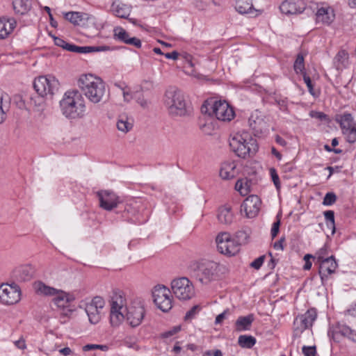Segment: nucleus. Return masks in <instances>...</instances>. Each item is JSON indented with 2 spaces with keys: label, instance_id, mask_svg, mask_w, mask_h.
<instances>
[{
  "label": "nucleus",
  "instance_id": "53",
  "mask_svg": "<svg viewBox=\"0 0 356 356\" xmlns=\"http://www.w3.org/2000/svg\"><path fill=\"white\" fill-rule=\"evenodd\" d=\"M309 115L312 118H316V119H317V120H318L320 121H326V120H328V118H327V115H325L323 112L312 111L309 113Z\"/></svg>",
  "mask_w": 356,
  "mask_h": 356
},
{
  "label": "nucleus",
  "instance_id": "10",
  "mask_svg": "<svg viewBox=\"0 0 356 356\" xmlns=\"http://www.w3.org/2000/svg\"><path fill=\"white\" fill-rule=\"evenodd\" d=\"M317 318L315 309H308L305 314L297 316L293 321V337L300 338L302 333L307 329L311 328Z\"/></svg>",
  "mask_w": 356,
  "mask_h": 356
},
{
  "label": "nucleus",
  "instance_id": "64",
  "mask_svg": "<svg viewBox=\"0 0 356 356\" xmlns=\"http://www.w3.org/2000/svg\"><path fill=\"white\" fill-rule=\"evenodd\" d=\"M165 57L168 59L177 60L178 58L179 54L177 51H174L170 53H166L164 54Z\"/></svg>",
  "mask_w": 356,
  "mask_h": 356
},
{
  "label": "nucleus",
  "instance_id": "16",
  "mask_svg": "<svg viewBox=\"0 0 356 356\" xmlns=\"http://www.w3.org/2000/svg\"><path fill=\"white\" fill-rule=\"evenodd\" d=\"M97 196L99 206L106 211H111L120 202V197L111 191H100L97 192Z\"/></svg>",
  "mask_w": 356,
  "mask_h": 356
},
{
  "label": "nucleus",
  "instance_id": "45",
  "mask_svg": "<svg viewBox=\"0 0 356 356\" xmlns=\"http://www.w3.org/2000/svg\"><path fill=\"white\" fill-rule=\"evenodd\" d=\"M201 307L199 305L193 306L190 310H188L184 316L186 321H189L193 319L196 315L200 312Z\"/></svg>",
  "mask_w": 356,
  "mask_h": 356
},
{
  "label": "nucleus",
  "instance_id": "34",
  "mask_svg": "<svg viewBox=\"0 0 356 356\" xmlns=\"http://www.w3.org/2000/svg\"><path fill=\"white\" fill-rule=\"evenodd\" d=\"M13 7L16 14L24 15L30 10L31 3L30 0H13Z\"/></svg>",
  "mask_w": 356,
  "mask_h": 356
},
{
  "label": "nucleus",
  "instance_id": "14",
  "mask_svg": "<svg viewBox=\"0 0 356 356\" xmlns=\"http://www.w3.org/2000/svg\"><path fill=\"white\" fill-rule=\"evenodd\" d=\"M104 306L105 301L100 296L94 297L90 302L86 304L85 311L90 323L97 324L100 321L101 311Z\"/></svg>",
  "mask_w": 356,
  "mask_h": 356
},
{
  "label": "nucleus",
  "instance_id": "44",
  "mask_svg": "<svg viewBox=\"0 0 356 356\" xmlns=\"http://www.w3.org/2000/svg\"><path fill=\"white\" fill-rule=\"evenodd\" d=\"M138 92L133 90L129 86L126 91L122 94L123 100L124 102L129 103L132 99H136Z\"/></svg>",
  "mask_w": 356,
  "mask_h": 356
},
{
  "label": "nucleus",
  "instance_id": "28",
  "mask_svg": "<svg viewBox=\"0 0 356 356\" xmlns=\"http://www.w3.org/2000/svg\"><path fill=\"white\" fill-rule=\"evenodd\" d=\"M134 120L126 114L120 115L118 118L116 127L118 131L127 134L134 127Z\"/></svg>",
  "mask_w": 356,
  "mask_h": 356
},
{
  "label": "nucleus",
  "instance_id": "24",
  "mask_svg": "<svg viewBox=\"0 0 356 356\" xmlns=\"http://www.w3.org/2000/svg\"><path fill=\"white\" fill-rule=\"evenodd\" d=\"M332 334L334 339H337V335L340 334L353 341H356V331L343 323H337L333 326Z\"/></svg>",
  "mask_w": 356,
  "mask_h": 356
},
{
  "label": "nucleus",
  "instance_id": "52",
  "mask_svg": "<svg viewBox=\"0 0 356 356\" xmlns=\"http://www.w3.org/2000/svg\"><path fill=\"white\" fill-rule=\"evenodd\" d=\"M302 350L305 356H316V348L315 346H304L302 348Z\"/></svg>",
  "mask_w": 356,
  "mask_h": 356
},
{
  "label": "nucleus",
  "instance_id": "57",
  "mask_svg": "<svg viewBox=\"0 0 356 356\" xmlns=\"http://www.w3.org/2000/svg\"><path fill=\"white\" fill-rule=\"evenodd\" d=\"M280 225V220H277L273 223L272 229H271L272 238H275L277 235V234L279 232Z\"/></svg>",
  "mask_w": 356,
  "mask_h": 356
},
{
  "label": "nucleus",
  "instance_id": "23",
  "mask_svg": "<svg viewBox=\"0 0 356 356\" xmlns=\"http://www.w3.org/2000/svg\"><path fill=\"white\" fill-rule=\"evenodd\" d=\"M236 10L241 15H251L257 17L261 14L262 11L254 8L252 0H237L235 4Z\"/></svg>",
  "mask_w": 356,
  "mask_h": 356
},
{
  "label": "nucleus",
  "instance_id": "42",
  "mask_svg": "<svg viewBox=\"0 0 356 356\" xmlns=\"http://www.w3.org/2000/svg\"><path fill=\"white\" fill-rule=\"evenodd\" d=\"M234 238L238 242V247L240 248L242 244H245L248 242L249 234L246 231L241 230L236 232Z\"/></svg>",
  "mask_w": 356,
  "mask_h": 356
},
{
  "label": "nucleus",
  "instance_id": "8",
  "mask_svg": "<svg viewBox=\"0 0 356 356\" xmlns=\"http://www.w3.org/2000/svg\"><path fill=\"white\" fill-rule=\"evenodd\" d=\"M171 289L175 296L180 300H191L195 293L193 282L186 277L174 279L171 282Z\"/></svg>",
  "mask_w": 356,
  "mask_h": 356
},
{
  "label": "nucleus",
  "instance_id": "4",
  "mask_svg": "<svg viewBox=\"0 0 356 356\" xmlns=\"http://www.w3.org/2000/svg\"><path fill=\"white\" fill-rule=\"evenodd\" d=\"M164 104L172 116H185L190 112L183 92L175 87H170L165 91Z\"/></svg>",
  "mask_w": 356,
  "mask_h": 356
},
{
  "label": "nucleus",
  "instance_id": "19",
  "mask_svg": "<svg viewBox=\"0 0 356 356\" xmlns=\"http://www.w3.org/2000/svg\"><path fill=\"white\" fill-rule=\"evenodd\" d=\"M64 17L75 26H87L89 22L94 23L95 17L83 12H67L64 13Z\"/></svg>",
  "mask_w": 356,
  "mask_h": 356
},
{
  "label": "nucleus",
  "instance_id": "26",
  "mask_svg": "<svg viewBox=\"0 0 356 356\" xmlns=\"http://www.w3.org/2000/svg\"><path fill=\"white\" fill-rule=\"evenodd\" d=\"M17 22L14 18L0 17V39L6 38L15 29Z\"/></svg>",
  "mask_w": 356,
  "mask_h": 356
},
{
  "label": "nucleus",
  "instance_id": "2",
  "mask_svg": "<svg viewBox=\"0 0 356 356\" xmlns=\"http://www.w3.org/2000/svg\"><path fill=\"white\" fill-rule=\"evenodd\" d=\"M77 85L83 95L92 104L100 103L106 92L104 81L92 74H81Z\"/></svg>",
  "mask_w": 356,
  "mask_h": 356
},
{
  "label": "nucleus",
  "instance_id": "18",
  "mask_svg": "<svg viewBox=\"0 0 356 356\" xmlns=\"http://www.w3.org/2000/svg\"><path fill=\"white\" fill-rule=\"evenodd\" d=\"M318 264V274L320 275L322 284L324 285L327 281L330 275L335 273L336 269L338 267V264L334 256L319 262Z\"/></svg>",
  "mask_w": 356,
  "mask_h": 356
},
{
  "label": "nucleus",
  "instance_id": "46",
  "mask_svg": "<svg viewBox=\"0 0 356 356\" xmlns=\"http://www.w3.org/2000/svg\"><path fill=\"white\" fill-rule=\"evenodd\" d=\"M135 99L137 104H139L140 106L143 109H147L149 108L150 102L147 99L145 98L141 92H138Z\"/></svg>",
  "mask_w": 356,
  "mask_h": 356
},
{
  "label": "nucleus",
  "instance_id": "1",
  "mask_svg": "<svg viewBox=\"0 0 356 356\" xmlns=\"http://www.w3.org/2000/svg\"><path fill=\"white\" fill-rule=\"evenodd\" d=\"M60 113L69 120H79L86 115V104L82 94L77 90L66 91L59 102Z\"/></svg>",
  "mask_w": 356,
  "mask_h": 356
},
{
  "label": "nucleus",
  "instance_id": "55",
  "mask_svg": "<svg viewBox=\"0 0 356 356\" xmlns=\"http://www.w3.org/2000/svg\"><path fill=\"white\" fill-rule=\"evenodd\" d=\"M126 44L133 45L137 48H140L141 47L140 40L136 37H130L129 39L126 41Z\"/></svg>",
  "mask_w": 356,
  "mask_h": 356
},
{
  "label": "nucleus",
  "instance_id": "29",
  "mask_svg": "<svg viewBox=\"0 0 356 356\" xmlns=\"http://www.w3.org/2000/svg\"><path fill=\"white\" fill-rule=\"evenodd\" d=\"M254 321V316L252 314L245 316H239L235 322V330L236 332L250 330Z\"/></svg>",
  "mask_w": 356,
  "mask_h": 356
},
{
  "label": "nucleus",
  "instance_id": "62",
  "mask_svg": "<svg viewBox=\"0 0 356 356\" xmlns=\"http://www.w3.org/2000/svg\"><path fill=\"white\" fill-rule=\"evenodd\" d=\"M15 345L19 348V349H21V350H24L26 348V343H25V341L22 339H20L19 340H17L15 341Z\"/></svg>",
  "mask_w": 356,
  "mask_h": 356
},
{
  "label": "nucleus",
  "instance_id": "58",
  "mask_svg": "<svg viewBox=\"0 0 356 356\" xmlns=\"http://www.w3.org/2000/svg\"><path fill=\"white\" fill-rule=\"evenodd\" d=\"M113 85L115 87L119 88L122 91V94L126 91V90L129 87L127 85V83L124 81H117V82H115Z\"/></svg>",
  "mask_w": 356,
  "mask_h": 356
},
{
  "label": "nucleus",
  "instance_id": "9",
  "mask_svg": "<svg viewBox=\"0 0 356 356\" xmlns=\"http://www.w3.org/2000/svg\"><path fill=\"white\" fill-rule=\"evenodd\" d=\"M153 301L163 312H169L172 307L173 298L171 291L164 285H156L152 289Z\"/></svg>",
  "mask_w": 356,
  "mask_h": 356
},
{
  "label": "nucleus",
  "instance_id": "21",
  "mask_svg": "<svg viewBox=\"0 0 356 356\" xmlns=\"http://www.w3.org/2000/svg\"><path fill=\"white\" fill-rule=\"evenodd\" d=\"M248 124L254 132V135L262 134L267 131L268 128L264 116L258 111L252 113L248 119Z\"/></svg>",
  "mask_w": 356,
  "mask_h": 356
},
{
  "label": "nucleus",
  "instance_id": "31",
  "mask_svg": "<svg viewBox=\"0 0 356 356\" xmlns=\"http://www.w3.org/2000/svg\"><path fill=\"white\" fill-rule=\"evenodd\" d=\"M33 275V268L31 265L20 266L15 268L14 276L20 281H28L31 279Z\"/></svg>",
  "mask_w": 356,
  "mask_h": 356
},
{
  "label": "nucleus",
  "instance_id": "36",
  "mask_svg": "<svg viewBox=\"0 0 356 356\" xmlns=\"http://www.w3.org/2000/svg\"><path fill=\"white\" fill-rule=\"evenodd\" d=\"M330 247L325 243L322 248L316 252L314 255V259L316 260L318 264L322 261L327 259L330 257H333V255L330 254Z\"/></svg>",
  "mask_w": 356,
  "mask_h": 356
},
{
  "label": "nucleus",
  "instance_id": "50",
  "mask_svg": "<svg viewBox=\"0 0 356 356\" xmlns=\"http://www.w3.org/2000/svg\"><path fill=\"white\" fill-rule=\"evenodd\" d=\"M99 349L102 351L108 350V348L106 345H98V344H87L83 347V351H89L92 350Z\"/></svg>",
  "mask_w": 356,
  "mask_h": 356
},
{
  "label": "nucleus",
  "instance_id": "41",
  "mask_svg": "<svg viewBox=\"0 0 356 356\" xmlns=\"http://www.w3.org/2000/svg\"><path fill=\"white\" fill-rule=\"evenodd\" d=\"M108 49H109V47H107V46H99V47L86 46V47H79V53L88 54V53H91V52L107 51Z\"/></svg>",
  "mask_w": 356,
  "mask_h": 356
},
{
  "label": "nucleus",
  "instance_id": "43",
  "mask_svg": "<svg viewBox=\"0 0 356 356\" xmlns=\"http://www.w3.org/2000/svg\"><path fill=\"white\" fill-rule=\"evenodd\" d=\"M324 216L327 221V227L332 228V234H334L335 232V226H334V213L333 211L328 210L324 212Z\"/></svg>",
  "mask_w": 356,
  "mask_h": 356
},
{
  "label": "nucleus",
  "instance_id": "39",
  "mask_svg": "<svg viewBox=\"0 0 356 356\" xmlns=\"http://www.w3.org/2000/svg\"><path fill=\"white\" fill-rule=\"evenodd\" d=\"M114 37L115 39L126 43L130 38L129 33L122 27H116L114 29Z\"/></svg>",
  "mask_w": 356,
  "mask_h": 356
},
{
  "label": "nucleus",
  "instance_id": "25",
  "mask_svg": "<svg viewBox=\"0 0 356 356\" xmlns=\"http://www.w3.org/2000/svg\"><path fill=\"white\" fill-rule=\"evenodd\" d=\"M111 11L118 17L127 19L131 13V6L121 0H113Z\"/></svg>",
  "mask_w": 356,
  "mask_h": 356
},
{
  "label": "nucleus",
  "instance_id": "54",
  "mask_svg": "<svg viewBox=\"0 0 356 356\" xmlns=\"http://www.w3.org/2000/svg\"><path fill=\"white\" fill-rule=\"evenodd\" d=\"M264 261V256H261L256 259H254L251 264L250 266L255 268V269H259L261 266H262Z\"/></svg>",
  "mask_w": 356,
  "mask_h": 356
},
{
  "label": "nucleus",
  "instance_id": "63",
  "mask_svg": "<svg viewBox=\"0 0 356 356\" xmlns=\"http://www.w3.org/2000/svg\"><path fill=\"white\" fill-rule=\"evenodd\" d=\"M54 43L58 47H61L64 49V47L67 45V42L63 39L57 37H54Z\"/></svg>",
  "mask_w": 356,
  "mask_h": 356
},
{
  "label": "nucleus",
  "instance_id": "12",
  "mask_svg": "<svg viewBox=\"0 0 356 356\" xmlns=\"http://www.w3.org/2000/svg\"><path fill=\"white\" fill-rule=\"evenodd\" d=\"M58 81L53 76H40L35 79L33 88L41 97L52 96L58 90Z\"/></svg>",
  "mask_w": 356,
  "mask_h": 356
},
{
  "label": "nucleus",
  "instance_id": "38",
  "mask_svg": "<svg viewBox=\"0 0 356 356\" xmlns=\"http://www.w3.org/2000/svg\"><path fill=\"white\" fill-rule=\"evenodd\" d=\"M235 189L241 195H247L250 192V185L247 181L243 179H238L235 184Z\"/></svg>",
  "mask_w": 356,
  "mask_h": 356
},
{
  "label": "nucleus",
  "instance_id": "59",
  "mask_svg": "<svg viewBox=\"0 0 356 356\" xmlns=\"http://www.w3.org/2000/svg\"><path fill=\"white\" fill-rule=\"evenodd\" d=\"M228 312V309L225 310L222 313L218 314L215 320L216 324H220L222 321L225 318L226 314Z\"/></svg>",
  "mask_w": 356,
  "mask_h": 356
},
{
  "label": "nucleus",
  "instance_id": "6",
  "mask_svg": "<svg viewBox=\"0 0 356 356\" xmlns=\"http://www.w3.org/2000/svg\"><path fill=\"white\" fill-rule=\"evenodd\" d=\"M110 323L113 327H118L125 318L127 301L124 293L113 290L110 297Z\"/></svg>",
  "mask_w": 356,
  "mask_h": 356
},
{
  "label": "nucleus",
  "instance_id": "33",
  "mask_svg": "<svg viewBox=\"0 0 356 356\" xmlns=\"http://www.w3.org/2000/svg\"><path fill=\"white\" fill-rule=\"evenodd\" d=\"M33 288L37 294L54 296L58 293V290L54 287L46 285L41 281H37L33 284Z\"/></svg>",
  "mask_w": 356,
  "mask_h": 356
},
{
  "label": "nucleus",
  "instance_id": "60",
  "mask_svg": "<svg viewBox=\"0 0 356 356\" xmlns=\"http://www.w3.org/2000/svg\"><path fill=\"white\" fill-rule=\"evenodd\" d=\"M64 49L68 50L72 52H78L79 53V47L71 44L67 42V45L64 47Z\"/></svg>",
  "mask_w": 356,
  "mask_h": 356
},
{
  "label": "nucleus",
  "instance_id": "17",
  "mask_svg": "<svg viewBox=\"0 0 356 356\" xmlns=\"http://www.w3.org/2000/svg\"><path fill=\"white\" fill-rule=\"evenodd\" d=\"M261 207V200L257 195H250L243 202L241 211H244L248 218L257 216Z\"/></svg>",
  "mask_w": 356,
  "mask_h": 356
},
{
  "label": "nucleus",
  "instance_id": "56",
  "mask_svg": "<svg viewBox=\"0 0 356 356\" xmlns=\"http://www.w3.org/2000/svg\"><path fill=\"white\" fill-rule=\"evenodd\" d=\"M303 80L304 82L306 83L309 92L311 94H313V85L312 83V80L310 77L306 74V73L303 74Z\"/></svg>",
  "mask_w": 356,
  "mask_h": 356
},
{
  "label": "nucleus",
  "instance_id": "49",
  "mask_svg": "<svg viewBox=\"0 0 356 356\" xmlns=\"http://www.w3.org/2000/svg\"><path fill=\"white\" fill-rule=\"evenodd\" d=\"M270 175L272 181H273L275 186L276 187V188L277 190H279L280 188L281 184H280V178H279V176H278V174H277L276 170L273 168H271L270 169Z\"/></svg>",
  "mask_w": 356,
  "mask_h": 356
},
{
  "label": "nucleus",
  "instance_id": "47",
  "mask_svg": "<svg viewBox=\"0 0 356 356\" xmlns=\"http://www.w3.org/2000/svg\"><path fill=\"white\" fill-rule=\"evenodd\" d=\"M343 134L346 135V139L348 143H354L356 141V124Z\"/></svg>",
  "mask_w": 356,
  "mask_h": 356
},
{
  "label": "nucleus",
  "instance_id": "3",
  "mask_svg": "<svg viewBox=\"0 0 356 356\" xmlns=\"http://www.w3.org/2000/svg\"><path fill=\"white\" fill-rule=\"evenodd\" d=\"M220 268L219 263L209 259L193 261L188 266L190 272L195 279L203 284H208L216 280Z\"/></svg>",
  "mask_w": 356,
  "mask_h": 356
},
{
  "label": "nucleus",
  "instance_id": "30",
  "mask_svg": "<svg viewBox=\"0 0 356 356\" xmlns=\"http://www.w3.org/2000/svg\"><path fill=\"white\" fill-rule=\"evenodd\" d=\"M316 15L318 22L327 24H330L334 19V10L330 6L319 8Z\"/></svg>",
  "mask_w": 356,
  "mask_h": 356
},
{
  "label": "nucleus",
  "instance_id": "51",
  "mask_svg": "<svg viewBox=\"0 0 356 356\" xmlns=\"http://www.w3.org/2000/svg\"><path fill=\"white\" fill-rule=\"evenodd\" d=\"M6 106L3 104V94L0 91V124L4 120L6 117Z\"/></svg>",
  "mask_w": 356,
  "mask_h": 356
},
{
  "label": "nucleus",
  "instance_id": "40",
  "mask_svg": "<svg viewBox=\"0 0 356 356\" xmlns=\"http://www.w3.org/2000/svg\"><path fill=\"white\" fill-rule=\"evenodd\" d=\"M294 70L296 73H302L305 72V63H304V56L302 54H298L297 58L295 60L293 65Z\"/></svg>",
  "mask_w": 356,
  "mask_h": 356
},
{
  "label": "nucleus",
  "instance_id": "7",
  "mask_svg": "<svg viewBox=\"0 0 356 356\" xmlns=\"http://www.w3.org/2000/svg\"><path fill=\"white\" fill-rule=\"evenodd\" d=\"M202 113L216 118L221 121H231L235 115L233 108L226 101H216L213 104H204L201 108Z\"/></svg>",
  "mask_w": 356,
  "mask_h": 356
},
{
  "label": "nucleus",
  "instance_id": "32",
  "mask_svg": "<svg viewBox=\"0 0 356 356\" xmlns=\"http://www.w3.org/2000/svg\"><path fill=\"white\" fill-rule=\"evenodd\" d=\"M218 220L220 223L225 225H229L233 222L234 213L229 206L225 205L219 208Z\"/></svg>",
  "mask_w": 356,
  "mask_h": 356
},
{
  "label": "nucleus",
  "instance_id": "11",
  "mask_svg": "<svg viewBox=\"0 0 356 356\" xmlns=\"http://www.w3.org/2000/svg\"><path fill=\"white\" fill-rule=\"evenodd\" d=\"M218 250L227 257L236 255L240 251L238 242L228 232L219 233L216 238Z\"/></svg>",
  "mask_w": 356,
  "mask_h": 356
},
{
  "label": "nucleus",
  "instance_id": "27",
  "mask_svg": "<svg viewBox=\"0 0 356 356\" xmlns=\"http://www.w3.org/2000/svg\"><path fill=\"white\" fill-rule=\"evenodd\" d=\"M236 164L234 161H225L221 164L220 176L223 179H231L237 175Z\"/></svg>",
  "mask_w": 356,
  "mask_h": 356
},
{
  "label": "nucleus",
  "instance_id": "48",
  "mask_svg": "<svg viewBox=\"0 0 356 356\" xmlns=\"http://www.w3.org/2000/svg\"><path fill=\"white\" fill-rule=\"evenodd\" d=\"M336 200L337 195L332 192H329L325 194L323 198V204L325 206H330L332 205L336 202Z\"/></svg>",
  "mask_w": 356,
  "mask_h": 356
},
{
  "label": "nucleus",
  "instance_id": "22",
  "mask_svg": "<svg viewBox=\"0 0 356 356\" xmlns=\"http://www.w3.org/2000/svg\"><path fill=\"white\" fill-rule=\"evenodd\" d=\"M305 9V3L302 0H285L280 6V11L285 15H296L302 13Z\"/></svg>",
  "mask_w": 356,
  "mask_h": 356
},
{
  "label": "nucleus",
  "instance_id": "5",
  "mask_svg": "<svg viewBox=\"0 0 356 356\" xmlns=\"http://www.w3.org/2000/svg\"><path fill=\"white\" fill-rule=\"evenodd\" d=\"M229 146L238 157L246 158L257 150L256 140L246 131L234 134L229 140Z\"/></svg>",
  "mask_w": 356,
  "mask_h": 356
},
{
  "label": "nucleus",
  "instance_id": "13",
  "mask_svg": "<svg viewBox=\"0 0 356 356\" xmlns=\"http://www.w3.org/2000/svg\"><path fill=\"white\" fill-rule=\"evenodd\" d=\"M21 289L19 286L13 283H3L0 285V302L6 305L17 303L21 300Z\"/></svg>",
  "mask_w": 356,
  "mask_h": 356
},
{
  "label": "nucleus",
  "instance_id": "61",
  "mask_svg": "<svg viewBox=\"0 0 356 356\" xmlns=\"http://www.w3.org/2000/svg\"><path fill=\"white\" fill-rule=\"evenodd\" d=\"M284 241V238H282L279 241H276L273 245L274 248L275 250H284V245H283Z\"/></svg>",
  "mask_w": 356,
  "mask_h": 356
},
{
  "label": "nucleus",
  "instance_id": "20",
  "mask_svg": "<svg viewBox=\"0 0 356 356\" xmlns=\"http://www.w3.org/2000/svg\"><path fill=\"white\" fill-rule=\"evenodd\" d=\"M75 300L73 294L67 293L62 290H58V293L55 294L53 298L54 303L59 308L67 309L65 316L70 315L73 312V309H70V304Z\"/></svg>",
  "mask_w": 356,
  "mask_h": 356
},
{
  "label": "nucleus",
  "instance_id": "15",
  "mask_svg": "<svg viewBox=\"0 0 356 356\" xmlns=\"http://www.w3.org/2000/svg\"><path fill=\"white\" fill-rule=\"evenodd\" d=\"M145 312V308L140 304L129 306L125 312L128 323L133 327L138 326L143 320Z\"/></svg>",
  "mask_w": 356,
  "mask_h": 356
},
{
  "label": "nucleus",
  "instance_id": "35",
  "mask_svg": "<svg viewBox=\"0 0 356 356\" xmlns=\"http://www.w3.org/2000/svg\"><path fill=\"white\" fill-rule=\"evenodd\" d=\"M337 122L339 123L343 133L356 125L354 122L353 115L349 113H345L341 115L337 119Z\"/></svg>",
  "mask_w": 356,
  "mask_h": 356
},
{
  "label": "nucleus",
  "instance_id": "37",
  "mask_svg": "<svg viewBox=\"0 0 356 356\" xmlns=\"http://www.w3.org/2000/svg\"><path fill=\"white\" fill-rule=\"evenodd\" d=\"M256 339L250 335H241L238 339V345L243 348H251L256 343Z\"/></svg>",
  "mask_w": 356,
  "mask_h": 356
}]
</instances>
